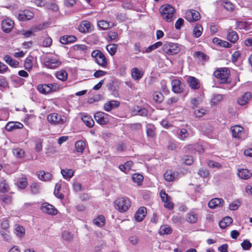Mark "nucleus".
<instances>
[{"label":"nucleus","instance_id":"obj_25","mask_svg":"<svg viewBox=\"0 0 252 252\" xmlns=\"http://www.w3.org/2000/svg\"><path fill=\"white\" fill-rule=\"evenodd\" d=\"M223 200L221 198H215L211 199L208 203V206L211 209H215L217 207L220 206Z\"/></svg>","mask_w":252,"mask_h":252},{"label":"nucleus","instance_id":"obj_63","mask_svg":"<svg viewBox=\"0 0 252 252\" xmlns=\"http://www.w3.org/2000/svg\"><path fill=\"white\" fill-rule=\"evenodd\" d=\"M206 110L203 108L199 109L194 111V114L196 117L200 118L206 114Z\"/></svg>","mask_w":252,"mask_h":252},{"label":"nucleus","instance_id":"obj_14","mask_svg":"<svg viewBox=\"0 0 252 252\" xmlns=\"http://www.w3.org/2000/svg\"><path fill=\"white\" fill-rule=\"evenodd\" d=\"M14 25V22L12 20L9 19L4 20L1 23L2 30L6 33H9L13 29Z\"/></svg>","mask_w":252,"mask_h":252},{"label":"nucleus","instance_id":"obj_48","mask_svg":"<svg viewBox=\"0 0 252 252\" xmlns=\"http://www.w3.org/2000/svg\"><path fill=\"white\" fill-rule=\"evenodd\" d=\"M75 146L78 152L83 153L86 147V143L83 141H78L75 143Z\"/></svg>","mask_w":252,"mask_h":252},{"label":"nucleus","instance_id":"obj_61","mask_svg":"<svg viewBox=\"0 0 252 252\" xmlns=\"http://www.w3.org/2000/svg\"><path fill=\"white\" fill-rule=\"evenodd\" d=\"M45 7L48 9L52 10L53 11H57L59 10V7L57 4L54 3H46Z\"/></svg>","mask_w":252,"mask_h":252},{"label":"nucleus","instance_id":"obj_10","mask_svg":"<svg viewBox=\"0 0 252 252\" xmlns=\"http://www.w3.org/2000/svg\"><path fill=\"white\" fill-rule=\"evenodd\" d=\"M185 18L189 22H192L200 19V13L194 10H189L185 13Z\"/></svg>","mask_w":252,"mask_h":252},{"label":"nucleus","instance_id":"obj_21","mask_svg":"<svg viewBox=\"0 0 252 252\" xmlns=\"http://www.w3.org/2000/svg\"><path fill=\"white\" fill-rule=\"evenodd\" d=\"M237 175L239 178L247 180L252 176V173L247 169H241L238 170Z\"/></svg>","mask_w":252,"mask_h":252},{"label":"nucleus","instance_id":"obj_38","mask_svg":"<svg viewBox=\"0 0 252 252\" xmlns=\"http://www.w3.org/2000/svg\"><path fill=\"white\" fill-rule=\"evenodd\" d=\"M178 138L181 140H185L189 136L188 130L186 128H181L178 131Z\"/></svg>","mask_w":252,"mask_h":252},{"label":"nucleus","instance_id":"obj_28","mask_svg":"<svg viewBox=\"0 0 252 252\" xmlns=\"http://www.w3.org/2000/svg\"><path fill=\"white\" fill-rule=\"evenodd\" d=\"M90 28V23L88 21H83L82 22L78 28L79 32L82 33L88 32Z\"/></svg>","mask_w":252,"mask_h":252},{"label":"nucleus","instance_id":"obj_53","mask_svg":"<svg viewBox=\"0 0 252 252\" xmlns=\"http://www.w3.org/2000/svg\"><path fill=\"white\" fill-rule=\"evenodd\" d=\"M153 99L156 102L160 103L163 100V96L160 92H157L154 94Z\"/></svg>","mask_w":252,"mask_h":252},{"label":"nucleus","instance_id":"obj_41","mask_svg":"<svg viewBox=\"0 0 252 252\" xmlns=\"http://www.w3.org/2000/svg\"><path fill=\"white\" fill-rule=\"evenodd\" d=\"M223 99V95L220 94H214L212 97L211 104L216 105L221 102Z\"/></svg>","mask_w":252,"mask_h":252},{"label":"nucleus","instance_id":"obj_49","mask_svg":"<svg viewBox=\"0 0 252 252\" xmlns=\"http://www.w3.org/2000/svg\"><path fill=\"white\" fill-rule=\"evenodd\" d=\"M9 190V186L3 179L0 180V192H5Z\"/></svg>","mask_w":252,"mask_h":252},{"label":"nucleus","instance_id":"obj_40","mask_svg":"<svg viewBox=\"0 0 252 252\" xmlns=\"http://www.w3.org/2000/svg\"><path fill=\"white\" fill-rule=\"evenodd\" d=\"M238 35L236 32L230 31L227 34V39L232 43H235L238 40Z\"/></svg>","mask_w":252,"mask_h":252},{"label":"nucleus","instance_id":"obj_9","mask_svg":"<svg viewBox=\"0 0 252 252\" xmlns=\"http://www.w3.org/2000/svg\"><path fill=\"white\" fill-rule=\"evenodd\" d=\"M45 64L49 68L55 69L60 66L61 62L58 58L51 57L46 59Z\"/></svg>","mask_w":252,"mask_h":252},{"label":"nucleus","instance_id":"obj_3","mask_svg":"<svg viewBox=\"0 0 252 252\" xmlns=\"http://www.w3.org/2000/svg\"><path fill=\"white\" fill-rule=\"evenodd\" d=\"M164 53L168 55H173L179 53L181 50L179 45L175 43L166 42L162 46Z\"/></svg>","mask_w":252,"mask_h":252},{"label":"nucleus","instance_id":"obj_47","mask_svg":"<svg viewBox=\"0 0 252 252\" xmlns=\"http://www.w3.org/2000/svg\"><path fill=\"white\" fill-rule=\"evenodd\" d=\"M105 218L103 216H99L95 219L94 220L93 223L96 226L102 227L105 224Z\"/></svg>","mask_w":252,"mask_h":252},{"label":"nucleus","instance_id":"obj_42","mask_svg":"<svg viewBox=\"0 0 252 252\" xmlns=\"http://www.w3.org/2000/svg\"><path fill=\"white\" fill-rule=\"evenodd\" d=\"M13 155L17 158H22L25 157V152L21 148H15L12 151Z\"/></svg>","mask_w":252,"mask_h":252},{"label":"nucleus","instance_id":"obj_39","mask_svg":"<svg viewBox=\"0 0 252 252\" xmlns=\"http://www.w3.org/2000/svg\"><path fill=\"white\" fill-rule=\"evenodd\" d=\"M37 90L41 94H46L50 93V90L47 84H40L37 87Z\"/></svg>","mask_w":252,"mask_h":252},{"label":"nucleus","instance_id":"obj_60","mask_svg":"<svg viewBox=\"0 0 252 252\" xmlns=\"http://www.w3.org/2000/svg\"><path fill=\"white\" fill-rule=\"evenodd\" d=\"M241 245L243 249L246 251L250 250L252 246L251 243L248 240H244Z\"/></svg>","mask_w":252,"mask_h":252},{"label":"nucleus","instance_id":"obj_58","mask_svg":"<svg viewBox=\"0 0 252 252\" xmlns=\"http://www.w3.org/2000/svg\"><path fill=\"white\" fill-rule=\"evenodd\" d=\"M193 56L195 58L202 60H205L208 58L205 54L199 51L195 52L194 53Z\"/></svg>","mask_w":252,"mask_h":252},{"label":"nucleus","instance_id":"obj_26","mask_svg":"<svg viewBox=\"0 0 252 252\" xmlns=\"http://www.w3.org/2000/svg\"><path fill=\"white\" fill-rule=\"evenodd\" d=\"M131 76L135 80H140L143 75V72L138 68H133L131 71Z\"/></svg>","mask_w":252,"mask_h":252},{"label":"nucleus","instance_id":"obj_54","mask_svg":"<svg viewBox=\"0 0 252 252\" xmlns=\"http://www.w3.org/2000/svg\"><path fill=\"white\" fill-rule=\"evenodd\" d=\"M17 185L18 187L21 189L25 188L28 185L27 179L25 178H20L18 182Z\"/></svg>","mask_w":252,"mask_h":252},{"label":"nucleus","instance_id":"obj_27","mask_svg":"<svg viewBox=\"0 0 252 252\" xmlns=\"http://www.w3.org/2000/svg\"><path fill=\"white\" fill-rule=\"evenodd\" d=\"M38 178L43 181H49L52 177V175L49 172H45L44 171H40L38 172Z\"/></svg>","mask_w":252,"mask_h":252},{"label":"nucleus","instance_id":"obj_8","mask_svg":"<svg viewBox=\"0 0 252 252\" xmlns=\"http://www.w3.org/2000/svg\"><path fill=\"white\" fill-rule=\"evenodd\" d=\"M159 195L162 201L164 202V207L169 210H172L174 205L171 202V197L163 190H161L160 192Z\"/></svg>","mask_w":252,"mask_h":252},{"label":"nucleus","instance_id":"obj_13","mask_svg":"<svg viewBox=\"0 0 252 252\" xmlns=\"http://www.w3.org/2000/svg\"><path fill=\"white\" fill-rule=\"evenodd\" d=\"M232 137L234 138L242 139L243 133V128L239 125H236L231 127Z\"/></svg>","mask_w":252,"mask_h":252},{"label":"nucleus","instance_id":"obj_45","mask_svg":"<svg viewBox=\"0 0 252 252\" xmlns=\"http://www.w3.org/2000/svg\"><path fill=\"white\" fill-rule=\"evenodd\" d=\"M162 43L160 41H158L153 45L149 46L145 51H142V53H150L153 50H154L162 46Z\"/></svg>","mask_w":252,"mask_h":252},{"label":"nucleus","instance_id":"obj_35","mask_svg":"<svg viewBox=\"0 0 252 252\" xmlns=\"http://www.w3.org/2000/svg\"><path fill=\"white\" fill-rule=\"evenodd\" d=\"M155 126L151 124H147L146 126V132L148 137L153 138L155 136Z\"/></svg>","mask_w":252,"mask_h":252},{"label":"nucleus","instance_id":"obj_19","mask_svg":"<svg viewBox=\"0 0 252 252\" xmlns=\"http://www.w3.org/2000/svg\"><path fill=\"white\" fill-rule=\"evenodd\" d=\"M251 97L250 93H246L238 99L237 102L240 105H245L250 101Z\"/></svg>","mask_w":252,"mask_h":252},{"label":"nucleus","instance_id":"obj_55","mask_svg":"<svg viewBox=\"0 0 252 252\" xmlns=\"http://www.w3.org/2000/svg\"><path fill=\"white\" fill-rule=\"evenodd\" d=\"M25 68L27 70H30L32 67V57H29L27 58L24 63Z\"/></svg>","mask_w":252,"mask_h":252},{"label":"nucleus","instance_id":"obj_33","mask_svg":"<svg viewBox=\"0 0 252 252\" xmlns=\"http://www.w3.org/2000/svg\"><path fill=\"white\" fill-rule=\"evenodd\" d=\"M132 164V161L129 160L126 162L124 164L120 165L119 166V169L121 171L126 173L130 170Z\"/></svg>","mask_w":252,"mask_h":252},{"label":"nucleus","instance_id":"obj_62","mask_svg":"<svg viewBox=\"0 0 252 252\" xmlns=\"http://www.w3.org/2000/svg\"><path fill=\"white\" fill-rule=\"evenodd\" d=\"M182 160L183 162L188 165H191L193 162V158L190 156H186L183 158Z\"/></svg>","mask_w":252,"mask_h":252},{"label":"nucleus","instance_id":"obj_37","mask_svg":"<svg viewBox=\"0 0 252 252\" xmlns=\"http://www.w3.org/2000/svg\"><path fill=\"white\" fill-rule=\"evenodd\" d=\"M3 59L7 64L12 67H17L19 64L18 62L13 59L8 55L5 56Z\"/></svg>","mask_w":252,"mask_h":252},{"label":"nucleus","instance_id":"obj_17","mask_svg":"<svg viewBox=\"0 0 252 252\" xmlns=\"http://www.w3.org/2000/svg\"><path fill=\"white\" fill-rule=\"evenodd\" d=\"M120 104V103L118 101L112 100L105 103L103 108L105 111L110 112L112 109L118 107Z\"/></svg>","mask_w":252,"mask_h":252},{"label":"nucleus","instance_id":"obj_30","mask_svg":"<svg viewBox=\"0 0 252 252\" xmlns=\"http://www.w3.org/2000/svg\"><path fill=\"white\" fill-rule=\"evenodd\" d=\"M186 220L190 223H196L198 220V215L194 212H189L187 214Z\"/></svg>","mask_w":252,"mask_h":252},{"label":"nucleus","instance_id":"obj_59","mask_svg":"<svg viewBox=\"0 0 252 252\" xmlns=\"http://www.w3.org/2000/svg\"><path fill=\"white\" fill-rule=\"evenodd\" d=\"M61 188V185L57 184L55 186L54 194L58 198L62 199L63 197V195L59 192V190Z\"/></svg>","mask_w":252,"mask_h":252},{"label":"nucleus","instance_id":"obj_43","mask_svg":"<svg viewBox=\"0 0 252 252\" xmlns=\"http://www.w3.org/2000/svg\"><path fill=\"white\" fill-rule=\"evenodd\" d=\"M74 51L80 52V53H86L88 51V47L83 44H76L73 46Z\"/></svg>","mask_w":252,"mask_h":252},{"label":"nucleus","instance_id":"obj_34","mask_svg":"<svg viewBox=\"0 0 252 252\" xmlns=\"http://www.w3.org/2000/svg\"><path fill=\"white\" fill-rule=\"evenodd\" d=\"M63 177L65 179H70L74 175V171L70 169H64L61 170Z\"/></svg>","mask_w":252,"mask_h":252},{"label":"nucleus","instance_id":"obj_23","mask_svg":"<svg viewBox=\"0 0 252 252\" xmlns=\"http://www.w3.org/2000/svg\"><path fill=\"white\" fill-rule=\"evenodd\" d=\"M178 174L172 170H167L164 174V177L166 181L172 182L177 178Z\"/></svg>","mask_w":252,"mask_h":252},{"label":"nucleus","instance_id":"obj_2","mask_svg":"<svg viewBox=\"0 0 252 252\" xmlns=\"http://www.w3.org/2000/svg\"><path fill=\"white\" fill-rule=\"evenodd\" d=\"M214 76L221 84H227L231 82L229 78L230 71L227 68H220L214 72Z\"/></svg>","mask_w":252,"mask_h":252},{"label":"nucleus","instance_id":"obj_50","mask_svg":"<svg viewBox=\"0 0 252 252\" xmlns=\"http://www.w3.org/2000/svg\"><path fill=\"white\" fill-rule=\"evenodd\" d=\"M241 202L238 199L235 200L229 204V209L231 211L237 210L241 205Z\"/></svg>","mask_w":252,"mask_h":252},{"label":"nucleus","instance_id":"obj_57","mask_svg":"<svg viewBox=\"0 0 252 252\" xmlns=\"http://www.w3.org/2000/svg\"><path fill=\"white\" fill-rule=\"evenodd\" d=\"M31 191L33 194L38 193L39 192V185L36 183H33L31 185Z\"/></svg>","mask_w":252,"mask_h":252},{"label":"nucleus","instance_id":"obj_46","mask_svg":"<svg viewBox=\"0 0 252 252\" xmlns=\"http://www.w3.org/2000/svg\"><path fill=\"white\" fill-rule=\"evenodd\" d=\"M202 27L200 25H196L193 28V35L196 38L199 37L202 34Z\"/></svg>","mask_w":252,"mask_h":252},{"label":"nucleus","instance_id":"obj_44","mask_svg":"<svg viewBox=\"0 0 252 252\" xmlns=\"http://www.w3.org/2000/svg\"><path fill=\"white\" fill-rule=\"evenodd\" d=\"M56 77L58 79L64 81L67 79V73L64 70H60L57 72Z\"/></svg>","mask_w":252,"mask_h":252},{"label":"nucleus","instance_id":"obj_20","mask_svg":"<svg viewBox=\"0 0 252 252\" xmlns=\"http://www.w3.org/2000/svg\"><path fill=\"white\" fill-rule=\"evenodd\" d=\"M23 127V125L19 122H9L6 125L5 128L8 131H10L13 129H21Z\"/></svg>","mask_w":252,"mask_h":252},{"label":"nucleus","instance_id":"obj_22","mask_svg":"<svg viewBox=\"0 0 252 252\" xmlns=\"http://www.w3.org/2000/svg\"><path fill=\"white\" fill-rule=\"evenodd\" d=\"M77 40V38L74 35H64L60 38V42L63 44H68L74 42Z\"/></svg>","mask_w":252,"mask_h":252},{"label":"nucleus","instance_id":"obj_56","mask_svg":"<svg viewBox=\"0 0 252 252\" xmlns=\"http://www.w3.org/2000/svg\"><path fill=\"white\" fill-rule=\"evenodd\" d=\"M222 4L227 11H232L234 9V5L230 1H224Z\"/></svg>","mask_w":252,"mask_h":252},{"label":"nucleus","instance_id":"obj_64","mask_svg":"<svg viewBox=\"0 0 252 252\" xmlns=\"http://www.w3.org/2000/svg\"><path fill=\"white\" fill-rule=\"evenodd\" d=\"M208 165L210 167H216L217 168H220L222 166L220 163L216 162L214 160H209L208 162Z\"/></svg>","mask_w":252,"mask_h":252},{"label":"nucleus","instance_id":"obj_52","mask_svg":"<svg viewBox=\"0 0 252 252\" xmlns=\"http://www.w3.org/2000/svg\"><path fill=\"white\" fill-rule=\"evenodd\" d=\"M106 49L109 54L113 56L115 54L117 51V46L116 44H109L107 46Z\"/></svg>","mask_w":252,"mask_h":252},{"label":"nucleus","instance_id":"obj_15","mask_svg":"<svg viewBox=\"0 0 252 252\" xmlns=\"http://www.w3.org/2000/svg\"><path fill=\"white\" fill-rule=\"evenodd\" d=\"M172 90L176 94H179L183 92V87L179 79H174L171 81Z\"/></svg>","mask_w":252,"mask_h":252},{"label":"nucleus","instance_id":"obj_36","mask_svg":"<svg viewBox=\"0 0 252 252\" xmlns=\"http://www.w3.org/2000/svg\"><path fill=\"white\" fill-rule=\"evenodd\" d=\"M143 176L142 174L135 173L132 176V180L133 182L136 183L138 186L142 185L143 181Z\"/></svg>","mask_w":252,"mask_h":252},{"label":"nucleus","instance_id":"obj_6","mask_svg":"<svg viewBox=\"0 0 252 252\" xmlns=\"http://www.w3.org/2000/svg\"><path fill=\"white\" fill-rule=\"evenodd\" d=\"M92 57L95 59V62L101 66L105 68L107 65V61L104 55L99 50H95L92 52Z\"/></svg>","mask_w":252,"mask_h":252},{"label":"nucleus","instance_id":"obj_12","mask_svg":"<svg viewBox=\"0 0 252 252\" xmlns=\"http://www.w3.org/2000/svg\"><path fill=\"white\" fill-rule=\"evenodd\" d=\"M41 210L43 212L49 215H55L57 214V210L55 208L48 203H43L41 206Z\"/></svg>","mask_w":252,"mask_h":252},{"label":"nucleus","instance_id":"obj_24","mask_svg":"<svg viewBox=\"0 0 252 252\" xmlns=\"http://www.w3.org/2000/svg\"><path fill=\"white\" fill-rule=\"evenodd\" d=\"M81 119L83 123L89 127H92L94 125V122L92 118L87 114L82 115Z\"/></svg>","mask_w":252,"mask_h":252},{"label":"nucleus","instance_id":"obj_29","mask_svg":"<svg viewBox=\"0 0 252 252\" xmlns=\"http://www.w3.org/2000/svg\"><path fill=\"white\" fill-rule=\"evenodd\" d=\"M133 112L135 115L141 116H146L148 114V111L145 108H142L138 106H135L133 108Z\"/></svg>","mask_w":252,"mask_h":252},{"label":"nucleus","instance_id":"obj_4","mask_svg":"<svg viewBox=\"0 0 252 252\" xmlns=\"http://www.w3.org/2000/svg\"><path fill=\"white\" fill-rule=\"evenodd\" d=\"M130 205V201L127 198H120L117 199L115 202V208L121 213L126 211Z\"/></svg>","mask_w":252,"mask_h":252},{"label":"nucleus","instance_id":"obj_18","mask_svg":"<svg viewBox=\"0 0 252 252\" xmlns=\"http://www.w3.org/2000/svg\"><path fill=\"white\" fill-rule=\"evenodd\" d=\"M146 213L147 209L145 207L140 208L135 213L134 217L135 220L138 222L141 221L146 216Z\"/></svg>","mask_w":252,"mask_h":252},{"label":"nucleus","instance_id":"obj_7","mask_svg":"<svg viewBox=\"0 0 252 252\" xmlns=\"http://www.w3.org/2000/svg\"><path fill=\"white\" fill-rule=\"evenodd\" d=\"M96 122L101 125H105L109 123L110 116L104 112H98L94 115Z\"/></svg>","mask_w":252,"mask_h":252},{"label":"nucleus","instance_id":"obj_31","mask_svg":"<svg viewBox=\"0 0 252 252\" xmlns=\"http://www.w3.org/2000/svg\"><path fill=\"white\" fill-rule=\"evenodd\" d=\"M232 219L230 217H224L219 222L220 227L221 228L224 229L227 226L229 225L232 222Z\"/></svg>","mask_w":252,"mask_h":252},{"label":"nucleus","instance_id":"obj_5","mask_svg":"<svg viewBox=\"0 0 252 252\" xmlns=\"http://www.w3.org/2000/svg\"><path fill=\"white\" fill-rule=\"evenodd\" d=\"M47 120L52 125H60L64 124L67 121V118L65 116L53 113L48 115Z\"/></svg>","mask_w":252,"mask_h":252},{"label":"nucleus","instance_id":"obj_32","mask_svg":"<svg viewBox=\"0 0 252 252\" xmlns=\"http://www.w3.org/2000/svg\"><path fill=\"white\" fill-rule=\"evenodd\" d=\"M172 231L171 227L167 224H165L160 226L159 230V234L160 235L169 234L172 233Z\"/></svg>","mask_w":252,"mask_h":252},{"label":"nucleus","instance_id":"obj_11","mask_svg":"<svg viewBox=\"0 0 252 252\" xmlns=\"http://www.w3.org/2000/svg\"><path fill=\"white\" fill-rule=\"evenodd\" d=\"M34 15V13L31 11L25 10L18 13L17 18L19 21H25L33 18Z\"/></svg>","mask_w":252,"mask_h":252},{"label":"nucleus","instance_id":"obj_51","mask_svg":"<svg viewBox=\"0 0 252 252\" xmlns=\"http://www.w3.org/2000/svg\"><path fill=\"white\" fill-rule=\"evenodd\" d=\"M98 27L103 30H107L110 27V24L104 20H100L97 22Z\"/></svg>","mask_w":252,"mask_h":252},{"label":"nucleus","instance_id":"obj_16","mask_svg":"<svg viewBox=\"0 0 252 252\" xmlns=\"http://www.w3.org/2000/svg\"><path fill=\"white\" fill-rule=\"evenodd\" d=\"M187 81L191 89L198 90L200 88V82L199 80L195 77L189 76L188 77Z\"/></svg>","mask_w":252,"mask_h":252},{"label":"nucleus","instance_id":"obj_1","mask_svg":"<svg viewBox=\"0 0 252 252\" xmlns=\"http://www.w3.org/2000/svg\"><path fill=\"white\" fill-rule=\"evenodd\" d=\"M160 12L162 18L167 22L173 20L175 10L174 8L169 4H164L160 8Z\"/></svg>","mask_w":252,"mask_h":252}]
</instances>
